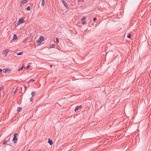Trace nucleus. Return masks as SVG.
Segmentation results:
<instances>
[{
    "mask_svg": "<svg viewBox=\"0 0 151 151\" xmlns=\"http://www.w3.org/2000/svg\"><path fill=\"white\" fill-rule=\"evenodd\" d=\"M44 40V37L42 36H40L39 37V39L36 41V42L37 43H40Z\"/></svg>",
    "mask_w": 151,
    "mask_h": 151,
    "instance_id": "1",
    "label": "nucleus"
},
{
    "mask_svg": "<svg viewBox=\"0 0 151 151\" xmlns=\"http://www.w3.org/2000/svg\"><path fill=\"white\" fill-rule=\"evenodd\" d=\"M9 52V50L8 49H6L4 50L3 51V54H4L5 56H6L7 55L8 52Z\"/></svg>",
    "mask_w": 151,
    "mask_h": 151,
    "instance_id": "2",
    "label": "nucleus"
},
{
    "mask_svg": "<svg viewBox=\"0 0 151 151\" xmlns=\"http://www.w3.org/2000/svg\"><path fill=\"white\" fill-rule=\"evenodd\" d=\"M62 2L65 6L67 9H68V5L67 3L63 0H62Z\"/></svg>",
    "mask_w": 151,
    "mask_h": 151,
    "instance_id": "3",
    "label": "nucleus"
},
{
    "mask_svg": "<svg viewBox=\"0 0 151 151\" xmlns=\"http://www.w3.org/2000/svg\"><path fill=\"white\" fill-rule=\"evenodd\" d=\"M82 107V105H81L80 106H77L75 108V111H76L78 110L79 109H80Z\"/></svg>",
    "mask_w": 151,
    "mask_h": 151,
    "instance_id": "4",
    "label": "nucleus"
},
{
    "mask_svg": "<svg viewBox=\"0 0 151 151\" xmlns=\"http://www.w3.org/2000/svg\"><path fill=\"white\" fill-rule=\"evenodd\" d=\"M3 70V72L4 73H9L11 71V70L10 68L9 69H8L6 68L4 69Z\"/></svg>",
    "mask_w": 151,
    "mask_h": 151,
    "instance_id": "5",
    "label": "nucleus"
},
{
    "mask_svg": "<svg viewBox=\"0 0 151 151\" xmlns=\"http://www.w3.org/2000/svg\"><path fill=\"white\" fill-rule=\"evenodd\" d=\"M28 0H23L22 1L20 5V7H21L22 5L24 4L25 3H26Z\"/></svg>",
    "mask_w": 151,
    "mask_h": 151,
    "instance_id": "6",
    "label": "nucleus"
},
{
    "mask_svg": "<svg viewBox=\"0 0 151 151\" xmlns=\"http://www.w3.org/2000/svg\"><path fill=\"white\" fill-rule=\"evenodd\" d=\"M24 22L23 18H22L19 19L18 21L19 23H22Z\"/></svg>",
    "mask_w": 151,
    "mask_h": 151,
    "instance_id": "7",
    "label": "nucleus"
},
{
    "mask_svg": "<svg viewBox=\"0 0 151 151\" xmlns=\"http://www.w3.org/2000/svg\"><path fill=\"white\" fill-rule=\"evenodd\" d=\"M48 143H49L50 145H52L53 143V142L51 139H48Z\"/></svg>",
    "mask_w": 151,
    "mask_h": 151,
    "instance_id": "8",
    "label": "nucleus"
},
{
    "mask_svg": "<svg viewBox=\"0 0 151 151\" xmlns=\"http://www.w3.org/2000/svg\"><path fill=\"white\" fill-rule=\"evenodd\" d=\"M17 38V35L16 34H14L13 36V38L12 40L14 41L16 40Z\"/></svg>",
    "mask_w": 151,
    "mask_h": 151,
    "instance_id": "9",
    "label": "nucleus"
},
{
    "mask_svg": "<svg viewBox=\"0 0 151 151\" xmlns=\"http://www.w3.org/2000/svg\"><path fill=\"white\" fill-rule=\"evenodd\" d=\"M17 137H14L13 139V142L14 143H15L17 141Z\"/></svg>",
    "mask_w": 151,
    "mask_h": 151,
    "instance_id": "10",
    "label": "nucleus"
},
{
    "mask_svg": "<svg viewBox=\"0 0 151 151\" xmlns=\"http://www.w3.org/2000/svg\"><path fill=\"white\" fill-rule=\"evenodd\" d=\"M22 109V108H20V107H18L17 108V112L19 113V112H20L21 110V109Z\"/></svg>",
    "mask_w": 151,
    "mask_h": 151,
    "instance_id": "11",
    "label": "nucleus"
},
{
    "mask_svg": "<svg viewBox=\"0 0 151 151\" xmlns=\"http://www.w3.org/2000/svg\"><path fill=\"white\" fill-rule=\"evenodd\" d=\"M24 67V65H23L20 68H19L18 69V70L19 71H20L22 70L23 69Z\"/></svg>",
    "mask_w": 151,
    "mask_h": 151,
    "instance_id": "12",
    "label": "nucleus"
},
{
    "mask_svg": "<svg viewBox=\"0 0 151 151\" xmlns=\"http://www.w3.org/2000/svg\"><path fill=\"white\" fill-rule=\"evenodd\" d=\"M45 4V0H42V6H43Z\"/></svg>",
    "mask_w": 151,
    "mask_h": 151,
    "instance_id": "13",
    "label": "nucleus"
},
{
    "mask_svg": "<svg viewBox=\"0 0 151 151\" xmlns=\"http://www.w3.org/2000/svg\"><path fill=\"white\" fill-rule=\"evenodd\" d=\"M35 94V92L34 91H32L31 93V95L32 96V97H33L34 96Z\"/></svg>",
    "mask_w": 151,
    "mask_h": 151,
    "instance_id": "14",
    "label": "nucleus"
},
{
    "mask_svg": "<svg viewBox=\"0 0 151 151\" xmlns=\"http://www.w3.org/2000/svg\"><path fill=\"white\" fill-rule=\"evenodd\" d=\"M8 142V140H5L4 141V142L3 143V144L4 145L5 144H6V143H7Z\"/></svg>",
    "mask_w": 151,
    "mask_h": 151,
    "instance_id": "15",
    "label": "nucleus"
},
{
    "mask_svg": "<svg viewBox=\"0 0 151 151\" xmlns=\"http://www.w3.org/2000/svg\"><path fill=\"white\" fill-rule=\"evenodd\" d=\"M26 10L27 11H30V7L29 6H28L26 8Z\"/></svg>",
    "mask_w": 151,
    "mask_h": 151,
    "instance_id": "16",
    "label": "nucleus"
},
{
    "mask_svg": "<svg viewBox=\"0 0 151 151\" xmlns=\"http://www.w3.org/2000/svg\"><path fill=\"white\" fill-rule=\"evenodd\" d=\"M23 54V52H18V53H17V55H22Z\"/></svg>",
    "mask_w": 151,
    "mask_h": 151,
    "instance_id": "17",
    "label": "nucleus"
},
{
    "mask_svg": "<svg viewBox=\"0 0 151 151\" xmlns=\"http://www.w3.org/2000/svg\"><path fill=\"white\" fill-rule=\"evenodd\" d=\"M131 34H128L127 36V37L128 38H130L131 37Z\"/></svg>",
    "mask_w": 151,
    "mask_h": 151,
    "instance_id": "18",
    "label": "nucleus"
},
{
    "mask_svg": "<svg viewBox=\"0 0 151 151\" xmlns=\"http://www.w3.org/2000/svg\"><path fill=\"white\" fill-rule=\"evenodd\" d=\"M55 46V45L54 44H52V45L50 46V48H53Z\"/></svg>",
    "mask_w": 151,
    "mask_h": 151,
    "instance_id": "19",
    "label": "nucleus"
},
{
    "mask_svg": "<svg viewBox=\"0 0 151 151\" xmlns=\"http://www.w3.org/2000/svg\"><path fill=\"white\" fill-rule=\"evenodd\" d=\"M35 81V80L33 79H31L29 81L30 82H33Z\"/></svg>",
    "mask_w": 151,
    "mask_h": 151,
    "instance_id": "20",
    "label": "nucleus"
},
{
    "mask_svg": "<svg viewBox=\"0 0 151 151\" xmlns=\"http://www.w3.org/2000/svg\"><path fill=\"white\" fill-rule=\"evenodd\" d=\"M27 39H24L23 41H22L23 42H24V43H25L26 42H27Z\"/></svg>",
    "mask_w": 151,
    "mask_h": 151,
    "instance_id": "21",
    "label": "nucleus"
},
{
    "mask_svg": "<svg viewBox=\"0 0 151 151\" xmlns=\"http://www.w3.org/2000/svg\"><path fill=\"white\" fill-rule=\"evenodd\" d=\"M30 67V65H27L26 66V68L27 69H29Z\"/></svg>",
    "mask_w": 151,
    "mask_h": 151,
    "instance_id": "22",
    "label": "nucleus"
},
{
    "mask_svg": "<svg viewBox=\"0 0 151 151\" xmlns=\"http://www.w3.org/2000/svg\"><path fill=\"white\" fill-rule=\"evenodd\" d=\"M59 40L58 38H56V43H58L59 42Z\"/></svg>",
    "mask_w": 151,
    "mask_h": 151,
    "instance_id": "23",
    "label": "nucleus"
},
{
    "mask_svg": "<svg viewBox=\"0 0 151 151\" xmlns=\"http://www.w3.org/2000/svg\"><path fill=\"white\" fill-rule=\"evenodd\" d=\"M85 17H83L81 19V20L82 21H84L85 19Z\"/></svg>",
    "mask_w": 151,
    "mask_h": 151,
    "instance_id": "24",
    "label": "nucleus"
},
{
    "mask_svg": "<svg viewBox=\"0 0 151 151\" xmlns=\"http://www.w3.org/2000/svg\"><path fill=\"white\" fill-rule=\"evenodd\" d=\"M4 88L3 86H1L0 87V91H1Z\"/></svg>",
    "mask_w": 151,
    "mask_h": 151,
    "instance_id": "25",
    "label": "nucleus"
},
{
    "mask_svg": "<svg viewBox=\"0 0 151 151\" xmlns=\"http://www.w3.org/2000/svg\"><path fill=\"white\" fill-rule=\"evenodd\" d=\"M96 19H97L96 18V17H95L93 18V21L94 22H95L96 20Z\"/></svg>",
    "mask_w": 151,
    "mask_h": 151,
    "instance_id": "26",
    "label": "nucleus"
},
{
    "mask_svg": "<svg viewBox=\"0 0 151 151\" xmlns=\"http://www.w3.org/2000/svg\"><path fill=\"white\" fill-rule=\"evenodd\" d=\"M17 133H16L15 134H14V137H17Z\"/></svg>",
    "mask_w": 151,
    "mask_h": 151,
    "instance_id": "27",
    "label": "nucleus"
},
{
    "mask_svg": "<svg viewBox=\"0 0 151 151\" xmlns=\"http://www.w3.org/2000/svg\"><path fill=\"white\" fill-rule=\"evenodd\" d=\"M17 88L15 90V91H14L13 95H14L15 94V93L17 92Z\"/></svg>",
    "mask_w": 151,
    "mask_h": 151,
    "instance_id": "28",
    "label": "nucleus"
},
{
    "mask_svg": "<svg viewBox=\"0 0 151 151\" xmlns=\"http://www.w3.org/2000/svg\"><path fill=\"white\" fill-rule=\"evenodd\" d=\"M24 86L25 89L24 91V92H25V90H26V89L27 88V87H26V86H25V85H24Z\"/></svg>",
    "mask_w": 151,
    "mask_h": 151,
    "instance_id": "29",
    "label": "nucleus"
},
{
    "mask_svg": "<svg viewBox=\"0 0 151 151\" xmlns=\"http://www.w3.org/2000/svg\"><path fill=\"white\" fill-rule=\"evenodd\" d=\"M84 1V0H78V2H80V1L83 2Z\"/></svg>",
    "mask_w": 151,
    "mask_h": 151,
    "instance_id": "30",
    "label": "nucleus"
},
{
    "mask_svg": "<svg viewBox=\"0 0 151 151\" xmlns=\"http://www.w3.org/2000/svg\"><path fill=\"white\" fill-rule=\"evenodd\" d=\"M32 97L30 99V101H32V100H33V98H32Z\"/></svg>",
    "mask_w": 151,
    "mask_h": 151,
    "instance_id": "31",
    "label": "nucleus"
},
{
    "mask_svg": "<svg viewBox=\"0 0 151 151\" xmlns=\"http://www.w3.org/2000/svg\"><path fill=\"white\" fill-rule=\"evenodd\" d=\"M2 71V70L0 68V73H1Z\"/></svg>",
    "mask_w": 151,
    "mask_h": 151,
    "instance_id": "32",
    "label": "nucleus"
},
{
    "mask_svg": "<svg viewBox=\"0 0 151 151\" xmlns=\"http://www.w3.org/2000/svg\"><path fill=\"white\" fill-rule=\"evenodd\" d=\"M50 67L51 68H52V65H50Z\"/></svg>",
    "mask_w": 151,
    "mask_h": 151,
    "instance_id": "33",
    "label": "nucleus"
},
{
    "mask_svg": "<svg viewBox=\"0 0 151 151\" xmlns=\"http://www.w3.org/2000/svg\"><path fill=\"white\" fill-rule=\"evenodd\" d=\"M10 139V138H9L8 140V142H9Z\"/></svg>",
    "mask_w": 151,
    "mask_h": 151,
    "instance_id": "34",
    "label": "nucleus"
},
{
    "mask_svg": "<svg viewBox=\"0 0 151 151\" xmlns=\"http://www.w3.org/2000/svg\"><path fill=\"white\" fill-rule=\"evenodd\" d=\"M85 23V22H82V24H84Z\"/></svg>",
    "mask_w": 151,
    "mask_h": 151,
    "instance_id": "35",
    "label": "nucleus"
},
{
    "mask_svg": "<svg viewBox=\"0 0 151 151\" xmlns=\"http://www.w3.org/2000/svg\"><path fill=\"white\" fill-rule=\"evenodd\" d=\"M31 151V150L30 149H29L27 151Z\"/></svg>",
    "mask_w": 151,
    "mask_h": 151,
    "instance_id": "36",
    "label": "nucleus"
},
{
    "mask_svg": "<svg viewBox=\"0 0 151 151\" xmlns=\"http://www.w3.org/2000/svg\"><path fill=\"white\" fill-rule=\"evenodd\" d=\"M109 126H110V127H111V125H109Z\"/></svg>",
    "mask_w": 151,
    "mask_h": 151,
    "instance_id": "37",
    "label": "nucleus"
}]
</instances>
